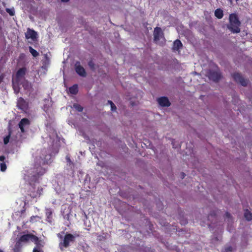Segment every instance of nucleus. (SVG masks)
Here are the masks:
<instances>
[{"label":"nucleus","instance_id":"obj_15","mask_svg":"<svg viewBox=\"0 0 252 252\" xmlns=\"http://www.w3.org/2000/svg\"><path fill=\"white\" fill-rule=\"evenodd\" d=\"M183 47V44L179 39L175 40L173 44L172 50L173 51H179Z\"/></svg>","mask_w":252,"mask_h":252},{"label":"nucleus","instance_id":"obj_4","mask_svg":"<svg viewBox=\"0 0 252 252\" xmlns=\"http://www.w3.org/2000/svg\"><path fill=\"white\" fill-rule=\"evenodd\" d=\"M36 236L33 234H24L21 236L16 242L15 247L17 248L22 246V243H27L31 241L32 242L33 239H36Z\"/></svg>","mask_w":252,"mask_h":252},{"label":"nucleus","instance_id":"obj_11","mask_svg":"<svg viewBox=\"0 0 252 252\" xmlns=\"http://www.w3.org/2000/svg\"><path fill=\"white\" fill-rule=\"evenodd\" d=\"M37 36L36 32L29 28L27 29L25 33V37L27 39H31L32 41H35L37 38Z\"/></svg>","mask_w":252,"mask_h":252},{"label":"nucleus","instance_id":"obj_1","mask_svg":"<svg viewBox=\"0 0 252 252\" xmlns=\"http://www.w3.org/2000/svg\"><path fill=\"white\" fill-rule=\"evenodd\" d=\"M51 155L49 154L46 149H41L39 155L35 158L34 171V174L32 177V180L36 182L38 178L42 176L46 172L45 168L41 165L48 164L51 162Z\"/></svg>","mask_w":252,"mask_h":252},{"label":"nucleus","instance_id":"obj_14","mask_svg":"<svg viewBox=\"0 0 252 252\" xmlns=\"http://www.w3.org/2000/svg\"><path fill=\"white\" fill-rule=\"evenodd\" d=\"M30 124V120L27 118H23L19 123L18 126L22 132L25 131L24 126L29 125Z\"/></svg>","mask_w":252,"mask_h":252},{"label":"nucleus","instance_id":"obj_9","mask_svg":"<svg viewBox=\"0 0 252 252\" xmlns=\"http://www.w3.org/2000/svg\"><path fill=\"white\" fill-rule=\"evenodd\" d=\"M17 107L18 109H21L22 111H26L28 109L29 103L23 97H20L18 99Z\"/></svg>","mask_w":252,"mask_h":252},{"label":"nucleus","instance_id":"obj_45","mask_svg":"<svg viewBox=\"0 0 252 252\" xmlns=\"http://www.w3.org/2000/svg\"><path fill=\"white\" fill-rule=\"evenodd\" d=\"M0 252H3L1 249H0Z\"/></svg>","mask_w":252,"mask_h":252},{"label":"nucleus","instance_id":"obj_43","mask_svg":"<svg viewBox=\"0 0 252 252\" xmlns=\"http://www.w3.org/2000/svg\"><path fill=\"white\" fill-rule=\"evenodd\" d=\"M32 197H33V198H34V197H35L36 196V195H32Z\"/></svg>","mask_w":252,"mask_h":252},{"label":"nucleus","instance_id":"obj_22","mask_svg":"<svg viewBox=\"0 0 252 252\" xmlns=\"http://www.w3.org/2000/svg\"><path fill=\"white\" fill-rule=\"evenodd\" d=\"M29 51L34 57H36L39 56V53L32 48L31 46L29 47Z\"/></svg>","mask_w":252,"mask_h":252},{"label":"nucleus","instance_id":"obj_24","mask_svg":"<svg viewBox=\"0 0 252 252\" xmlns=\"http://www.w3.org/2000/svg\"><path fill=\"white\" fill-rule=\"evenodd\" d=\"M5 10L11 16H14L15 14V10L13 7L12 8H6Z\"/></svg>","mask_w":252,"mask_h":252},{"label":"nucleus","instance_id":"obj_32","mask_svg":"<svg viewBox=\"0 0 252 252\" xmlns=\"http://www.w3.org/2000/svg\"><path fill=\"white\" fill-rule=\"evenodd\" d=\"M44 57L46 59V61L47 62V63L48 64L49 63V59L47 56V55L45 54L44 56Z\"/></svg>","mask_w":252,"mask_h":252},{"label":"nucleus","instance_id":"obj_18","mask_svg":"<svg viewBox=\"0 0 252 252\" xmlns=\"http://www.w3.org/2000/svg\"><path fill=\"white\" fill-rule=\"evenodd\" d=\"M69 92L72 94H76L78 92V86L77 84L73 85L69 88Z\"/></svg>","mask_w":252,"mask_h":252},{"label":"nucleus","instance_id":"obj_10","mask_svg":"<svg viewBox=\"0 0 252 252\" xmlns=\"http://www.w3.org/2000/svg\"><path fill=\"white\" fill-rule=\"evenodd\" d=\"M74 68L76 72L80 76L85 77L87 73L84 68L81 65L79 62H76L74 65Z\"/></svg>","mask_w":252,"mask_h":252},{"label":"nucleus","instance_id":"obj_29","mask_svg":"<svg viewBox=\"0 0 252 252\" xmlns=\"http://www.w3.org/2000/svg\"><path fill=\"white\" fill-rule=\"evenodd\" d=\"M117 109V107L116 106H115V105L114 104V103H112L111 105V109L112 111H116Z\"/></svg>","mask_w":252,"mask_h":252},{"label":"nucleus","instance_id":"obj_20","mask_svg":"<svg viewBox=\"0 0 252 252\" xmlns=\"http://www.w3.org/2000/svg\"><path fill=\"white\" fill-rule=\"evenodd\" d=\"M41 217L38 216H32L30 219V222L32 223L39 221L41 220Z\"/></svg>","mask_w":252,"mask_h":252},{"label":"nucleus","instance_id":"obj_39","mask_svg":"<svg viewBox=\"0 0 252 252\" xmlns=\"http://www.w3.org/2000/svg\"><path fill=\"white\" fill-rule=\"evenodd\" d=\"M187 222H188L187 220H185L184 222L182 223V224H185L187 223Z\"/></svg>","mask_w":252,"mask_h":252},{"label":"nucleus","instance_id":"obj_3","mask_svg":"<svg viewBox=\"0 0 252 252\" xmlns=\"http://www.w3.org/2000/svg\"><path fill=\"white\" fill-rule=\"evenodd\" d=\"M80 236V234L77 232H75L74 234L66 233L64 237L63 243H61L60 246L61 247L63 246L64 248H66L69 247L70 242H75V238Z\"/></svg>","mask_w":252,"mask_h":252},{"label":"nucleus","instance_id":"obj_23","mask_svg":"<svg viewBox=\"0 0 252 252\" xmlns=\"http://www.w3.org/2000/svg\"><path fill=\"white\" fill-rule=\"evenodd\" d=\"M73 107L78 112H82L83 110V107L78 103H74Z\"/></svg>","mask_w":252,"mask_h":252},{"label":"nucleus","instance_id":"obj_25","mask_svg":"<svg viewBox=\"0 0 252 252\" xmlns=\"http://www.w3.org/2000/svg\"><path fill=\"white\" fill-rule=\"evenodd\" d=\"M0 166V170L2 172H4L7 168V166L5 162L1 163Z\"/></svg>","mask_w":252,"mask_h":252},{"label":"nucleus","instance_id":"obj_33","mask_svg":"<svg viewBox=\"0 0 252 252\" xmlns=\"http://www.w3.org/2000/svg\"><path fill=\"white\" fill-rule=\"evenodd\" d=\"M5 159V158L4 156H0V161H3Z\"/></svg>","mask_w":252,"mask_h":252},{"label":"nucleus","instance_id":"obj_13","mask_svg":"<svg viewBox=\"0 0 252 252\" xmlns=\"http://www.w3.org/2000/svg\"><path fill=\"white\" fill-rule=\"evenodd\" d=\"M36 239H33L32 242H34V243L35 245V247L33 248V249H36V250H43V248L44 246V242H43L42 240H39L38 237L36 236Z\"/></svg>","mask_w":252,"mask_h":252},{"label":"nucleus","instance_id":"obj_41","mask_svg":"<svg viewBox=\"0 0 252 252\" xmlns=\"http://www.w3.org/2000/svg\"><path fill=\"white\" fill-rule=\"evenodd\" d=\"M185 175H185V174L184 173H182V176H183L182 178H184Z\"/></svg>","mask_w":252,"mask_h":252},{"label":"nucleus","instance_id":"obj_5","mask_svg":"<svg viewBox=\"0 0 252 252\" xmlns=\"http://www.w3.org/2000/svg\"><path fill=\"white\" fill-rule=\"evenodd\" d=\"M232 76L235 82L240 84L242 86L246 87L248 85L249 80L245 79L240 73H234L232 74Z\"/></svg>","mask_w":252,"mask_h":252},{"label":"nucleus","instance_id":"obj_38","mask_svg":"<svg viewBox=\"0 0 252 252\" xmlns=\"http://www.w3.org/2000/svg\"><path fill=\"white\" fill-rule=\"evenodd\" d=\"M108 103L109 104H110V105H111V104H112V103H113V102L111 100H108Z\"/></svg>","mask_w":252,"mask_h":252},{"label":"nucleus","instance_id":"obj_40","mask_svg":"<svg viewBox=\"0 0 252 252\" xmlns=\"http://www.w3.org/2000/svg\"><path fill=\"white\" fill-rule=\"evenodd\" d=\"M63 2H68L69 0H61Z\"/></svg>","mask_w":252,"mask_h":252},{"label":"nucleus","instance_id":"obj_8","mask_svg":"<svg viewBox=\"0 0 252 252\" xmlns=\"http://www.w3.org/2000/svg\"><path fill=\"white\" fill-rule=\"evenodd\" d=\"M27 71V69L26 67L19 68L16 72L15 76L13 79L16 80V82L21 81L22 79L24 78Z\"/></svg>","mask_w":252,"mask_h":252},{"label":"nucleus","instance_id":"obj_31","mask_svg":"<svg viewBox=\"0 0 252 252\" xmlns=\"http://www.w3.org/2000/svg\"><path fill=\"white\" fill-rule=\"evenodd\" d=\"M225 215L226 217L228 219H230L231 218V214L228 212H226Z\"/></svg>","mask_w":252,"mask_h":252},{"label":"nucleus","instance_id":"obj_21","mask_svg":"<svg viewBox=\"0 0 252 252\" xmlns=\"http://www.w3.org/2000/svg\"><path fill=\"white\" fill-rule=\"evenodd\" d=\"M244 217L248 221L252 220V214L248 209L246 210L245 212Z\"/></svg>","mask_w":252,"mask_h":252},{"label":"nucleus","instance_id":"obj_26","mask_svg":"<svg viewBox=\"0 0 252 252\" xmlns=\"http://www.w3.org/2000/svg\"><path fill=\"white\" fill-rule=\"evenodd\" d=\"M88 65L91 69L94 70L95 69V64L92 60L88 62Z\"/></svg>","mask_w":252,"mask_h":252},{"label":"nucleus","instance_id":"obj_12","mask_svg":"<svg viewBox=\"0 0 252 252\" xmlns=\"http://www.w3.org/2000/svg\"><path fill=\"white\" fill-rule=\"evenodd\" d=\"M158 104L162 107H168L170 105L171 103L166 96H162L158 99Z\"/></svg>","mask_w":252,"mask_h":252},{"label":"nucleus","instance_id":"obj_28","mask_svg":"<svg viewBox=\"0 0 252 252\" xmlns=\"http://www.w3.org/2000/svg\"><path fill=\"white\" fill-rule=\"evenodd\" d=\"M233 251V248L231 246H228L225 248L224 252H231Z\"/></svg>","mask_w":252,"mask_h":252},{"label":"nucleus","instance_id":"obj_2","mask_svg":"<svg viewBox=\"0 0 252 252\" xmlns=\"http://www.w3.org/2000/svg\"><path fill=\"white\" fill-rule=\"evenodd\" d=\"M241 21L236 13H231L229 16V23L226 25L227 28L232 33H238L241 31Z\"/></svg>","mask_w":252,"mask_h":252},{"label":"nucleus","instance_id":"obj_30","mask_svg":"<svg viewBox=\"0 0 252 252\" xmlns=\"http://www.w3.org/2000/svg\"><path fill=\"white\" fill-rule=\"evenodd\" d=\"M42 109L45 112L47 113L48 110V107L47 106L46 104H44L42 107Z\"/></svg>","mask_w":252,"mask_h":252},{"label":"nucleus","instance_id":"obj_36","mask_svg":"<svg viewBox=\"0 0 252 252\" xmlns=\"http://www.w3.org/2000/svg\"><path fill=\"white\" fill-rule=\"evenodd\" d=\"M66 159L67 160V161L68 162H71V159H70V158L68 156H66Z\"/></svg>","mask_w":252,"mask_h":252},{"label":"nucleus","instance_id":"obj_37","mask_svg":"<svg viewBox=\"0 0 252 252\" xmlns=\"http://www.w3.org/2000/svg\"><path fill=\"white\" fill-rule=\"evenodd\" d=\"M3 75L1 74L0 76V81H2L3 78Z\"/></svg>","mask_w":252,"mask_h":252},{"label":"nucleus","instance_id":"obj_34","mask_svg":"<svg viewBox=\"0 0 252 252\" xmlns=\"http://www.w3.org/2000/svg\"><path fill=\"white\" fill-rule=\"evenodd\" d=\"M33 252H43V250H36V249H33Z\"/></svg>","mask_w":252,"mask_h":252},{"label":"nucleus","instance_id":"obj_17","mask_svg":"<svg viewBox=\"0 0 252 252\" xmlns=\"http://www.w3.org/2000/svg\"><path fill=\"white\" fill-rule=\"evenodd\" d=\"M21 81L16 82V80L12 79V86L14 93L16 94L20 92V84Z\"/></svg>","mask_w":252,"mask_h":252},{"label":"nucleus","instance_id":"obj_27","mask_svg":"<svg viewBox=\"0 0 252 252\" xmlns=\"http://www.w3.org/2000/svg\"><path fill=\"white\" fill-rule=\"evenodd\" d=\"M10 134H8V135L6 136L3 138V143L5 145H6L8 143L10 139Z\"/></svg>","mask_w":252,"mask_h":252},{"label":"nucleus","instance_id":"obj_44","mask_svg":"<svg viewBox=\"0 0 252 252\" xmlns=\"http://www.w3.org/2000/svg\"><path fill=\"white\" fill-rule=\"evenodd\" d=\"M23 87H24L25 88H26V86H25V84H23Z\"/></svg>","mask_w":252,"mask_h":252},{"label":"nucleus","instance_id":"obj_42","mask_svg":"<svg viewBox=\"0 0 252 252\" xmlns=\"http://www.w3.org/2000/svg\"><path fill=\"white\" fill-rule=\"evenodd\" d=\"M25 211V210H23L21 211V213H23Z\"/></svg>","mask_w":252,"mask_h":252},{"label":"nucleus","instance_id":"obj_7","mask_svg":"<svg viewBox=\"0 0 252 252\" xmlns=\"http://www.w3.org/2000/svg\"><path fill=\"white\" fill-rule=\"evenodd\" d=\"M208 76L210 80L216 82H218L222 77L220 71L211 70L208 72Z\"/></svg>","mask_w":252,"mask_h":252},{"label":"nucleus","instance_id":"obj_35","mask_svg":"<svg viewBox=\"0 0 252 252\" xmlns=\"http://www.w3.org/2000/svg\"><path fill=\"white\" fill-rule=\"evenodd\" d=\"M25 57V54L24 53H21L19 56L20 59H23Z\"/></svg>","mask_w":252,"mask_h":252},{"label":"nucleus","instance_id":"obj_16","mask_svg":"<svg viewBox=\"0 0 252 252\" xmlns=\"http://www.w3.org/2000/svg\"><path fill=\"white\" fill-rule=\"evenodd\" d=\"M45 215L46 217V220L51 223L53 219V212L50 208L46 209Z\"/></svg>","mask_w":252,"mask_h":252},{"label":"nucleus","instance_id":"obj_19","mask_svg":"<svg viewBox=\"0 0 252 252\" xmlns=\"http://www.w3.org/2000/svg\"><path fill=\"white\" fill-rule=\"evenodd\" d=\"M215 15L218 19H221L223 16V12L222 9L218 8L215 11Z\"/></svg>","mask_w":252,"mask_h":252},{"label":"nucleus","instance_id":"obj_6","mask_svg":"<svg viewBox=\"0 0 252 252\" xmlns=\"http://www.w3.org/2000/svg\"><path fill=\"white\" fill-rule=\"evenodd\" d=\"M153 35L154 42L157 44L158 43L160 39H165L164 33L160 27H157L154 29Z\"/></svg>","mask_w":252,"mask_h":252}]
</instances>
